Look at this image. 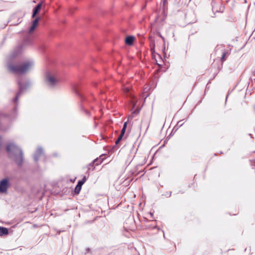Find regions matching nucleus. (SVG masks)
Returning <instances> with one entry per match:
<instances>
[{
  "mask_svg": "<svg viewBox=\"0 0 255 255\" xmlns=\"http://www.w3.org/2000/svg\"><path fill=\"white\" fill-rule=\"evenodd\" d=\"M86 113H87V114H89V112H88V111H86Z\"/></svg>",
  "mask_w": 255,
  "mask_h": 255,
  "instance_id": "c85d7f7f",
  "label": "nucleus"
},
{
  "mask_svg": "<svg viewBox=\"0 0 255 255\" xmlns=\"http://www.w3.org/2000/svg\"><path fill=\"white\" fill-rule=\"evenodd\" d=\"M6 149L8 157L12 159L19 167L21 166L24 160L22 149L13 142L8 143L6 146Z\"/></svg>",
  "mask_w": 255,
  "mask_h": 255,
  "instance_id": "f03ea898",
  "label": "nucleus"
},
{
  "mask_svg": "<svg viewBox=\"0 0 255 255\" xmlns=\"http://www.w3.org/2000/svg\"><path fill=\"white\" fill-rule=\"evenodd\" d=\"M127 127V122H125V123L124 124L123 128L126 129Z\"/></svg>",
  "mask_w": 255,
  "mask_h": 255,
  "instance_id": "5701e85b",
  "label": "nucleus"
},
{
  "mask_svg": "<svg viewBox=\"0 0 255 255\" xmlns=\"http://www.w3.org/2000/svg\"><path fill=\"white\" fill-rule=\"evenodd\" d=\"M123 90L125 93L128 94V93H129L130 88L129 86H124L123 87Z\"/></svg>",
  "mask_w": 255,
  "mask_h": 255,
  "instance_id": "dca6fc26",
  "label": "nucleus"
},
{
  "mask_svg": "<svg viewBox=\"0 0 255 255\" xmlns=\"http://www.w3.org/2000/svg\"><path fill=\"white\" fill-rule=\"evenodd\" d=\"M9 186V182L8 178H5L0 181V193H6Z\"/></svg>",
  "mask_w": 255,
  "mask_h": 255,
  "instance_id": "39448f33",
  "label": "nucleus"
},
{
  "mask_svg": "<svg viewBox=\"0 0 255 255\" xmlns=\"http://www.w3.org/2000/svg\"><path fill=\"white\" fill-rule=\"evenodd\" d=\"M150 215L152 216L153 215V214L150 213Z\"/></svg>",
  "mask_w": 255,
  "mask_h": 255,
  "instance_id": "cd10ccee",
  "label": "nucleus"
},
{
  "mask_svg": "<svg viewBox=\"0 0 255 255\" xmlns=\"http://www.w3.org/2000/svg\"><path fill=\"white\" fill-rule=\"evenodd\" d=\"M22 49H14L6 58L8 70L12 73L22 75L30 70L34 65L32 59H27L22 62L19 65L15 64L19 61Z\"/></svg>",
  "mask_w": 255,
  "mask_h": 255,
  "instance_id": "f257e3e1",
  "label": "nucleus"
},
{
  "mask_svg": "<svg viewBox=\"0 0 255 255\" xmlns=\"http://www.w3.org/2000/svg\"><path fill=\"white\" fill-rule=\"evenodd\" d=\"M17 83L19 86V91L16 93L15 98L13 99V101L14 103H16L19 97L22 93L27 89L30 85V82L27 81L25 84L23 82L22 79H20L17 81Z\"/></svg>",
  "mask_w": 255,
  "mask_h": 255,
  "instance_id": "7ed1b4c3",
  "label": "nucleus"
},
{
  "mask_svg": "<svg viewBox=\"0 0 255 255\" xmlns=\"http://www.w3.org/2000/svg\"><path fill=\"white\" fill-rule=\"evenodd\" d=\"M86 251H87V252L86 253H86H88L89 252L90 249H89V248H87V249H86Z\"/></svg>",
  "mask_w": 255,
  "mask_h": 255,
  "instance_id": "393cba45",
  "label": "nucleus"
},
{
  "mask_svg": "<svg viewBox=\"0 0 255 255\" xmlns=\"http://www.w3.org/2000/svg\"><path fill=\"white\" fill-rule=\"evenodd\" d=\"M70 181H71V182H74V181H75V179H74L73 180V179H71V180H70Z\"/></svg>",
  "mask_w": 255,
  "mask_h": 255,
  "instance_id": "bb28decb",
  "label": "nucleus"
},
{
  "mask_svg": "<svg viewBox=\"0 0 255 255\" xmlns=\"http://www.w3.org/2000/svg\"><path fill=\"white\" fill-rule=\"evenodd\" d=\"M95 164L94 162L92 161L91 163H90L88 165V169L90 170L91 167H94Z\"/></svg>",
  "mask_w": 255,
  "mask_h": 255,
  "instance_id": "6ab92c4d",
  "label": "nucleus"
},
{
  "mask_svg": "<svg viewBox=\"0 0 255 255\" xmlns=\"http://www.w3.org/2000/svg\"><path fill=\"white\" fill-rule=\"evenodd\" d=\"M150 49H151V53H153L154 52L155 49L151 48Z\"/></svg>",
  "mask_w": 255,
  "mask_h": 255,
  "instance_id": "b1692460",
  "label": "nucleus"
},
{
  "mask_svg": "<svg viewBox=\"0 0 255 255\" xmlns=\"http://www.w3.org/2000/svg\"><path fill=\"white\" fill-rule=\"evenodd\" d=\"M93 161L94 162V164H95V165H98L102 162V160L100 158H97L96 159H94Z\"/></svg>",
  "mask_w": 255,
  "mask_h": 255,
  "instance_id": "2eb2a0df",
  "label": "nucleus"
},
{
  "mask_svg": "<svg viewBox=\"0 0 255 255\" xmlns=\"http://www.w3.org/2000/svg\"><path fill=\"white\" fill-rule=\"evenodd\" d=\"M182 121H179L177 123V126H178L179 127H181L183 124V123H182Z\"/></svg>",
  "mask_w": 255,
  "mask_h": 255,
  "instance_id": "412c9836",
  "label": "nucleus"
},
{
  "mask_svg": "<svg viewBox=\"0 0 255 255\" xmlns=\"http://www.w3.org/2000/svg\"><path fill=\"white\" fill-rule=\"evenodd\" d=\"M8 234V230L6 228L0 227V236L6 235Z\"/></svg>",
  "mask_w": 255,
  "mask_h": 255,
  "instance_id": "9b49d317",
  "label": "nucleus"
},
{
  "mask_svg": "<svg viewBox=\"0 0 255 255\" xmlns=\"http://www.w3.org/2000/svg\"><path fill=\"white\" fill-rule=\"evenodd\" d=\"M16 110H17V106H16L14 107V110L12 111L11 115L10 116H9L10 120H13V119H14L16 117Z\"/></svg>",
  "mask_w": 255,
  "mask_h": 255,
  "instance_id": "4468645a",
  "label": "nucleus"
},
{
  "mask_svg": "<svg viewBox=\"0 0 255 255\" xmlns=\"http://www.w3.org/2000/svg\"><path fill=\"white\" fill-rule=\"evenodd\" d=\"M147 229H154L157 228L156 224L155 222H152L151 223L147 224L145 225Z\"/></svg>",
  "mask_w": 255,
  "mask_h": 255,
  "instance_id": "ddd939ff",
  "label": "nucleus"
},
{
  "mask_svg": "<svg viewBox=\"0 0 255 255\" xmlns=\"http://www.w3.org/2000/svg\"><path fill=\"white\" fill-rule=\"evenodd\" d=\"M42 3H40L37 4L33 10L32 17H34L36 14L39 11L41 8Z\"/></svg>",
  "mask_w": 255,
  "mask_h": 255,
  "instance_id": "9d476101",
  "label": "nucleus"
},
{
  "mask_svg": "<svg viewBox=\"0 0 255 255\" xmlns=\"http://www.w3.org/2000/svg\"><path fill=\"white\" fill-rule=\"evenodd\" d=\"M39 21V18L36 17L32 22V25L29 29V33H32L37 26Z\"/></svg>",
  "mask_w": 255,
  "mask_h": 255,
  "instance_id": "1a4fd4ad",
  "label": "nucleus"
},
{
  "mask_svg": "<svg viewBox=\"0 0 255 255\" xmlns=\"http://www.w3.org/2000/svg\"><path fill=\"white\" fill-rule=\"evenodd\" d=\"M164 195L167 197H169L171 195V192H166Z\"/></svg>",
  "mask_w": 255,
  "mask_h": 255,
  "instance_id": "aec40b11",
  "label": "nucleus"
},
{
  "mask_svg": "<svg viewBox=\"0 0 255 255\" xmlns=\"http://www.w3.org/2000/svg\"><path fill=\"white\" fill-rule=\"evenodd\" d=\"M45 81L48 86L54 87L58 82V79L50 72H47L45 76Z\"/></svg>",
  "mask_w": 255,
  "mask_h": 255,
  "instance_id": "20e7f679",
  "label": "nucleus"
},
{
  "mask_svg": "<svg viewBox=\"0 0 255 255\" xmlns=\"http://www.w3.org/2000/svg\"><path fill=\"white\" fill-rule=\"evenodd\" d=\"M135 40V37L132 35H129L126 37L125 42L128 46H132L134 41Z\"/></svg>",
  "mask_w": 255,
  "mask_h": 255,
  "instance_id": "0eeeda50",
  "label": "nucleus"
},
{
  "mask_svg": "<svg viewBox=\"0 0 255 255\" xmlns=\"http://www.w3.org/2000/svg\"><path fill=\"white\" fill-rule=\"evenodd\" d=\"M230 53L229 52V50L227 51H224L222 52V57L221 58V60L222 63H223L224 61L226 60V57L229 55Z\"/></svg>",
  "mask_w": 255,
  "mask_h": 255,
  "instance_id": "f8f14e48",
  "label": "nucleus"
},
{
  "mask_svg": "<svg viewBox=\"0 0 255 255\" xmlns=\"http://www.w3.org/2000/svg\"><path fill=\"white\" fill-rule=\"evenodd\" d=\"M166 49H165V48L163 49V52L164 53H165V50H166Z\"/></svg>",
  "mask_w": 255,
  "mask_h": 255,
  "instance_id": "a878e982",
  "label": "nucleus"
},
{
  "mask_svg": "<svg viewBox=\"0 0 255 255\" xmlns=\"http://www.w3.org/2000/svg\"><path fill=\"white\" fill-rule=\"evenodd\" d=\"M42 153H43L42 148L40 147H39L37 149V150L34 155V159L35 161L36 162L38 160L39 157L42 155Z\"/></svg>",
  "mask_w": 255,
  "mask_h": 255,
  "instance_id": "6e6552de",
  "label": "nucleus"
},
{
  "mask_svg": "<svg viewBox=\"0 0 255 255\" xmlns=\"http://www.w3.org/2000/svg\"><path fill=\"white\" fill-rule=\"evenodd\" d=\"M122 138H123L122 136L119 135V136L118 137V138H117V139L116 140V141L115 142L116 144H118L120 142V141L122 140Z\"/></svg>",
  "mask_w": 255,
  "mask_h": 255,
  "instance_id": "a211bd4d",
  "label": "nucleus"
},
{
  "mask_svg": "<svg viewBox=\"0 0 255 255\" xmlns=\"http://www.w3.org/2000/svg\"><path fill=\"white\" fill-rule=\"evenodd\" d=\"M87 178L85 176H84L83 179L81 180H79L78 182V184L76 185L75 188V192L76 194H79L81 189L82 185L86 182Z\"/></svg>",
  "mask_w": 255,
  "mask_h": 255,
  "instance_id": "423d86ee",
  "label": "nucleus"
},
{
  "mask_svg": "<svg viewBox=\"0 0 255 255\" xmlns=\"http://www.w3.org/2000/svg\"><path fill=\"white\" fill-rule=\"evenodd\" d=\"M126 130V128H123L121 130V134H120V136L123 137V136L124 135V134L125 133Z\"/></svg>",
  "mask_w": 255,
  "mask_h": 255,
  "instance_id": "f3484780",
  "label": "nucleus"
},
{
  "mask_svg": "<svg viewBox=\"0 0 255 255\" xmlns=\"http://www.w3.org/2000/svg\"><path fill=\"white\" fill-rule=\"evenodd\" d=\"M6 117H7L6 115H5L3 114H2V113H0V120L2 119L3 118Z\"/></svg>",
  "mask_w": 255,
  "mask_h": 255,
  "instance_id": "4be33fe9",
  "label": "nucleus"
}]
</instances>
